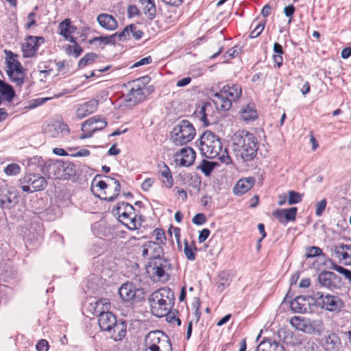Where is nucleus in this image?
<instances>
[{"label": "nucleus", "instance_id": "nucleus-50", "mask_svg": "<svg viewBox=\"0 0 351 351\" xmlns=\"http://www.w3.org/2000/svg\"><path fill=\"white\" fill-rule=\"evenodd\" d=\"M215 167V162L204 160L199 166V169L206 176H209Z\"/></svg>", "mask_w": 351, "mask_h": 351}, {"label": "nucleus", "instance_id": "nucleus-32", "mask_svg": "<svg viewBox=\"0 0 351 351\" xmlns=\"http://www.w3.org/2000/svg\"><path fill=\"white\" fill-rule=\"evenodd\" d=\"M213 108L211 104L206 102L203 104L200 110L196 113L197 116L199 118L200 121L204 124V125L208 126L210 124L208 117L211 116Z\"/></svg>", "mask_w": 351, "mask_h": 351}, {"label": "nucleus", "instance_id": "nucleus-13", "mask_svg": "<svg viewBox=\"0 0 351 351\" xmlns=\"http://www.w3.org/2000/svg\"><path fill=\"white\" fill-rule=\"evenodd\" d=\"M107 121L105 119H100L97 117H93L82 125L83 133L80 136V139H85L93 136L96 131L101 130L107 126Z\"/></svg>", "mask_w": 351, "mask_h": 351}, {"label": "nucleus", "instance_id": "nucleus-55", "mask_svg": "<svg viewBox=\"0 0 351 351\" xmlns=\"http://www.w3.org/2000/svg\"><path fill=\"white\" fill-rule=\"evenodd\" d=\"M322 253V250L319 247L312 246L308 248L306 256L308 258L315 257L320 255Z\"/></svg>", "mask_w": 351, "mask_h": 351}, {"label": "nucleus", "instance_id": "nucleus-5", "mask_svg": "<svg viewBox=\"0 0 351 351\" xmlns=\"http://www.w3.org/2000/svg\"><path fill=\"white\" fill-rule=\"evenodd\" d=\"M134 208L129 203L121 202L113 208L112 213L118 217L119 221L130 230L138 229L141 226V220L136 219Z\"/></svg>", "mask_w": 351, "mask_h": 351}, {"label": "nucleus", "instance_id": "nucleus-24", "mask_svg": "<svg viewBox=\"0 0 351 351\" xmlns=\"http://www.w3.org/2000/svg\"><path fill=\"white\" fill-rule=\"evenodd\" d=\"M136 290L132 283L126 282L123 284L119 289V293L122 300L125 302H130L135 298Z\"/></svg>", "mask_w": 351, "mask_h": 351}, {"label": "nucleus", "instance_id": "nucleus-56", "mask_svg": "<svg viewBox=\"0 0 351 351\" xmlns=\"http://www.w3.org/2000/svg\"><path fill=\"white\" fill-rule=\"evenodd\" d=\"M206 221V218L203 213H197L192 219L193 223L196 225H202Z\"/></svg>", "mask_w": 351, "mask_h": 351}, {"label": "nucleus", "instance_id": "nucleus-49", "mask_svg": "<svg viewBox=\"0 0 351 351\" xmlns=\"http://www.w3.org/2000/svg\"><path fill=\"white\" fill-rule=\"evenodd\" d=\"M97 58V55L94 53H89L86 54L78 62L79 67H84L86 65L94 62L95 58Z\"/></svg>", "mask_w": 351, "mask_h": 351}, {"label": "nucleus", "instance_id": "nucleus-42", "mask_svg": "<svg viewBox=\"0 0 351 351\" xmlns=\"http://www.w3.org/2000/svg\"><path fill=\"white\" fill-rule=\"evenodd\" d=\"M47 161H44L41 156H33L28 160V166L29 167H38L39 170L42 172V169H44L46 165Z\"/></svg>", "mask_w": 351, "mask_h": 351}, {"label": "nucleus", "instance_id": "nucleus-11", "mask_svg": "<svg viewBox=\"0 0 351 351\" xmlns=\"http://www.w3.org/2000/svg\"><path fill=\"white\" fill-rule=\"evenodd\" d=\"M290 324L296 330H301L308 334L319 332V328L323 323L321 320L311 321L300 316H293L290 319Z\"/></svg>", "mask_w": 351, "mask_h": 351}, {"label": "nucleus", "instance_id": "nucleus-46", "mask_svg": "<svg viewBox=\"0 0 351 351\" xmlns=\"http://www.w3.org/2000/svg\"><path fill=\"white\" fill-rule=\"evenodd\" d=\"M195 250H197V247L195 246L193 248L186 240L184 241V253L188 260L194 261L195 259Z\"/></svg>", "mask_w": 351, "mask_h": 351}, {"label": "nucleus", "instance_id": "nucleus-40", "mask_svg": "<svg viewBox=\"0 0 351 351\" xmlns=\"http://www.w3.org/2000/svg\"><path fill=\"white\" fill-rule=\"evenodd\" d=\"M144 14L149 19H153L156 13L154 0L147 1L145 4L142 5Z\"/></svg>", "mask_w": 351, "mask_h": 351}, {"label": "nucleus", "instance_id": "nucleus-33", "mask_svg": "<svg viewBox=\"0 0 351 351\" xmlns=\"http://www.w3.org/2000/svg\"><path fill=\"white\" fill-rule=\"evenodd\" d=\"M221 90L232 101H235L237 99L239 98L242 93L241 86L237 84L224 86Z\"/></svg>", "mask_w": 351, "mask_h": 351}, {"label": "nucleus", "instance_id": "nucleus-60", "mask_svg": "<svg viewBox=\"0 0 351 351\" xmlns=\"http://www.w3.org/2000/svg\"><path fill=\"white\" fill-rule=\"evenodd\" d=\"M154 182V179L149 178H147L143 182V183L141 184V189L144 191H148L150 189V188L152 186Z\"/></svg>", "mask_w": 351, "mask_h": 351}, {"label": "nucleus", "instance_id": "nucleus-14", "mask_svg": "<svg viewBox=\"0 0 351 351\" xmlns=\"http://www.w3.org/2000/svg\"><path fill=\"white\" fill-rule=\"evenodd\" d=\"M44 133L49 137L60 138L69 133L68 125L60 121H51L43 128Z\"/></svg>", "mask_w": 351, "mask_h": 351}, {"label": "nucleus", "instance_id": "nucleus-59", "mask_svg": "<svg viewBox=\"0 0 351 351\" xmlns=\"http://www.w3.org/2000/svg\"><path fill=\"white\" fill-rule=\"evenodd\" d=\"M210 235V230L207 228H204L202 230L199 232V237H198V241L199 243H203L205 241L208 236Z\"/></svg>", "mask_w": 351, "mask_h": 351}, {"label": "nucleus", "instance_id": "nucleus-21", "mask_svg": "<svg viewBox=\"0 0 351 351\" xmlns=\"http://www.w3.org/2000/svg\"><path fill=\"white\" fill-rule=\"evenodd\" d=\"M97 20L99 25L107 30H114L118 27V23L115 18L106 13L99 14L97 17Z\"/></svg>", "mask_w": 351, "mask_h": 351}, {"label": "nucleus", "instance_id": "nucleus-62", "mask_svg": "<svg viewBox=\"0 0 351 351\" xmlns=\"http://www.w3.org/2000/svg\"><path fill=\"white\" fill-rule=\"evenodd\" d=\"M152 59L151 56H147L145 58H142L139 61L136 62L134 65L133 67H138L143 65L149 64L152 62Z\"/></svg>", "mask_w": 351, "mask_h": 351}, {"label": "nucleus", "instance_id": "nucleus-8", "mask_svg": "<svg viewBox=\"0 0 351 351\" xmlns=\"http://www.w3.org/2000/svg\"><path fill=\"white\" fill-rule=\"evenodd\" d=\"M145 351H172L169 337L160 330L149 332L145 338Z\"/></svg>", "mask_w": 351, "mask_h": 351}, {"label": "nucleus", "instance_id": "nucleus-30", "mask_svg": "<svg viewBox=\"0 0 351 351\" xmlns=\"http://www.w3.org/2000/svg\"><path fill=\"white\" fill-rule=\"evenodd\" d=\"M340 346V339L338 335L332 332L325 337L324 349L325 351H338Z\"/></svg>", "mask_w": 351, "mask_h": 351}, {"label": "nucleus", "instance_id": "nucleus-28", "mask_svg": "<svg viewBox=\"0 0 351 351\" xmlns=\"http://www.w3.org/2000/svg\"><path fill=\"white\" fill-rule=\"evenodd\" d=\"M90 311H93V313L99 315L101 313H106V312H110V303L108 299L107 298H101L95 301L94 304H90Z\"/></svg>", "mask_w": 351, "mask_h": 351}, {"label": "nucleus", "instance_id": "nucleus-18", "mask_svg": "<svg viewBox=\"0 0 351 351\" xmlns=\"http://www.w3.org/2000/svg\"><path fill=\"white\" fill-rule=\"evenodd\" d=\"M334 252L344 265L351 266V245L339 243L334 247Z\"/></svg>", "mask_w": 351, "mask_h": 351}, {"label": "nucleus", "instance_id": "nucleus-39", "mask_svg": "<svg viewBox=\"0 0 351 351\" xmlns=\"http://www.w3.org/2000/svg\"><path fill=\"white\" fill-rule=\"evenodd\" d=\"M99 42L101 45H115L117 43V35L115 34L106 36H98L95 37L93 39H91L89 43L90 44H93L95 42Z\"/></svg>", "mask_w": 351, "mask_h": 351}, {"label": "nucleus", "instance_id": "nucleus-16", "mask_svg": "<svg viewBox=\"0 0 351 351\" xmlns=\"http://www.w3.org/2000/svg\"><path fill=\"white\" fill-rule=\"evenodd\" d=\"M39 41L43 43L44 38L42 36H28L22 45L23 57H33L38 49Z\"/></svg>", "mask_w": 351, "mask_h": 351}, {"label": "nucleus", "instance_id": "nucleus-35", "mask_svg": "<svg viewBox=\"0 0 351 351\" xmlns=\"http://www.w3.org/2000/svg\"><path fill=\"white\" fill-rule=\"evenodd\" d=\"M15 195L12 194L10 191H7V192L4 194L0 195V206L4 209H10L16 204L15 201Z\"/></svg>", "mask_w": 351, "mask_h": 351}, {"label": "nucleus", "instance_id": "nucleus-38", "mask_svg": "<svg viewBox=\"0 0 351 351\" xmlns=\"http://www.w3.org/2000/svg\"><path fill=\"white\" fill-rule=\"evenodd\" d=\"M241 117L245 121L255 120L257 118V112L253 106L247 105L241 110Z\"/></svg>", "mask_w": 351, "mask_h": 351}, {"label": "nucleus", "instance_id": "nucleus-44", "mask_svg": "<svg viewBox=\"0 0 351 351\" xmlns=\"http://www.w3.org/2000/svg\"><path fill=\"white\" fill-rule=\"evenodd\" d=\"M160 172L161 176L166 179V181H164V182L166 184V186L167 188H171L173 184V180L169 167L165 164H164Z\"/></svg>", "mask_w": 351, "mask_h": 351}, {"label": "nucleus", "instance_id": "nucleus-26", "mask_svg": "<svg viewBox=\"0 0 351 351\" xmlns=\"http://www.w3.org/2000/svg\"><path fill=\"white\" fill-rule=\"evenodd\" d=\"M256 351H285V348L279 342L267 338L258 344Z\"/></svg>", "mask_w": 351, "mask_h": 351}, {"label": "nucleus", "instance_id": "nucleus-52", "mask_svg": "<svg viewBox=\"0 0 351 351\" xmlns=\"http://www.w3.org/2000/svg\"><path fill=\"white\" fill-rule=\"evenodd\" d=\"M154 234L155 236L156 240L157 241L156 243H159L160 245L162 244H165L166 236L165 232L163 230L156 228L154 231Z\"/></svg>", "mask_w": 351, "mask_h": 351}, {"label": "nucleus", "instance_id": "nucleus-63", "mask_svg": "<svg viewBox=\"0 0 351 351\" xmlns=\"http://www.w3.org/2000/svg\"><path fill=\"white\" fill-rule=\"evenodd\" d=\"M284 213L285 209H277L273 213V215L279 221V222L284 223Z\"/></svg>", "mask_w": 351, "mask_h": 351}, {"label": "nucleus", "instance_id": "nucleus-53", "mask_svg": "<svg viewBox=\"0 0 351 351\" xmlns=\"http://www.w3.org/2000/svg\"><path fill=\"white\" fill-rule=\"evenodd\" d=\"M73 44V47L71 45L68 46V47L66 48V53L68 54H73L75 58H77L82 52V49L76 42Z\"/></svg>", "mask_w": 351, "mask_h": 351}, {"label": "nucleus", "instance_id": "nucleus-58", "mask_svg": "<svg viewBox=\"0 0 351 351\" xmlns=\"http://www.w3.org/2000/svg\"><path fill=\"white\" fill-rule=\"evenodd\" d=\"M36 348L37 351H48L49 345L45 339H41L36 344Z\"/></svg>", "mask_w": 351, "mask_h": 351}, {"label": "nucleus", "instance_id": "nucleus-19", "mask_svg": "<svg viewBox=\"0 0 351 351\" xmlns=\"http://www.w3.org/2000/svg\"><path fill=\"white\" fill-rule=\"evenodd\" d=\"M98 101L93 99L80 105L76 110L77 117L81 119L95 112L98 108Z\"/></svg>", "mask_w": 351, "mask_h": 351}, {"label": "nucleus", "instance_id": "nucleus-23", "mask_svg": "<svg viewBox=\"0 0 351 351\" xmlns=\"http://www.w3.org/2000/svg\"><path fill=\"white\" fill-rule=\"evenodd\" d=\"M117 321L116 317L111 312L101 313L98 317L99 326L104 331L110 330L112 326H113Z\"/></svg>", "mask_w": 351, "mask_h": 351}, {"label": "nucleus", "instance_id": "nucleus-31", "mask_svg": "<svg viewBox=\"0 0 351 351\" xmlns=\"http://www.w3.org/2000/svg\"><path fill=\"white\" fill-rule=\"evenodd\" d=\"M291 309L295 313L306 312V298L303 295L297 296L290 303Z\"/></svg>", "mask_w": 351, "mask_h": 351}, {"label": "nucleus", "instance_id": "nucleus-47", "mask_svg": "<svg viewBox=\"0 0 351 351\" xmlns=\"http://www.w3.org/2000/svg\"><path fill=\"white\" fill-rule=\"evenodd\" d=\"M3 171L7 176H14L21 172V167L16 163H11L4 168Z\"/></svg>", "mask_w": 351, "mask_h": 351}, {"label": "nucleus", "instance_id": "nucleus-41", "mask_svg": "<svg viewBox=\"0 0 351 351\" xmlns=\"http://www.w3.org/2000/svg\"><path fill=\"white\" fill-rule=\"evenodd\" d=\"M219 282L217 284V289L223 291L230 284V278L228 273L223 271L219 276Z\"/></svg>", "mask_w": 351, "mask_h": 351}, {"label": "nucleus", "instance_id": "nucleus-3", "mask_svg": "<svg viewBox=\"0 0 351 351\" xmlns=\"http://www.w3.org/2000/svg\"><path fill=\"white\" fill-rule=\"evenodd\" d=\"M101 177L99 174L95 176L92 181V191L94 193V189L98 188L101 193L97 195L98 197L107 202H112L119 195L120 183L118 180L108 176H104L105 180H99Z\"/></svg>", "mask_w": 351, "mask_h": 351}, {"label": "nucleus", "instance_id": "nucleus-20", "mask_svg": "<svg viewBox=\"0 0 351 351\" xmlns=\"http://www.w3.org/2000/svg\"><path fill=\"white\" fill-rule=\"evenodd\" d=\"M213 101L217 110L226 111L232 107V101L221 90L214 95Z\"/></svg>", "mask_w": 351, "mask_h": 351}, {"label": "nucleus", "instance_id": "nucleus-37", "mask_svg": "<svg viewBox=\"0 0 351 351\" xmlns=\"http://www.w3.org/2000/svg\"><path fill=\"white\" fill-rule=\"evenodd\" d=\"M7 74L12 82L16 84V86L20 87L24 83L25 74L23 73V69L19 70L7 71Z\"/></svg>", "mask_w": 351, "mask_h": 351}, {"label": "nucleus", "instance_id": "nucleus-54", "mask_svg": "<svg viewBox=\"0 0 351 351\" xmlns=\"http://www.w3.org/2000/svg\"><path fill=\"white\" fill-rule=\"evenodd\" d=\"M326 204L327 202L326 199H323L321 201L316 203L315 215L317 216L320 217L323 214L324 210L326 209Z\"/></svg>", "mask_w": 351, "mask_h": 351}, {"label": "nucleus", "instance_id": "nucleus-9", "mask_svg": "<svg viewBox=\"0 0 351 351\" xmlns=\"http://www.w3.org/2000/svg\"><path fill=\"white\" fill-rule=\"evenodd\" d=\"M20 182L23 191L27 193L43 191L47 184L46 179L38 173L26 174L20 180Z\"/></svg>", "mask_w": 351, "mask_h": 351}, {"label": "nucleus", "instance_id": "nucleus-57", "mask_svg": "<svg viewBox=\"0 0 351 351\" xmlns=\"http://www.w3.org/2000/svg\"><path fill=\"white\" fill-rule=\"evenodd\" d=\"M265 28V24H258L251 32L250 34V37L251 38H254L258 36L261 32L263 31Z\"/></svg>", "mask_w": 351, "mask_h": 351}, {"label": "nucleus", "instance_id": "nucleus-10", "mask_svg": "<svg viewBox=\"0 0 351 351\" xmlns=\"http://www.w3.org/2000/svg\"><path fill=\"white\" fill-rule=\"evenodd\" d=\"M312 299L322 308H325L329 311H339L343 307V302L337 295L330 294L324 295L322 292L314 293Z\"/></svg>", "mask_w": 351, "mask_h": 351}, {"label": "nucleus", "instance_id": "nucleus-4", "mask_svg": "<svg viewBox=\"0 0 351 351\" xmlns=\"http://www.w3.org/2000/svg\"><path fill=\"white\" fill-rule=\"evenodd\" d=\"M147 80L148 77L145 76L130 83V89L125 98L126 106H134L137 105L144 101L146 96L153 91L152 86H146L145 84Z\"/></svg>", "mask_w": 351, "mask_h": 351}, {"label": "nucleus", "instance_id": "nucleus-22", "mask_svg": "<svg viewBox=\"0 0 351 351\" xmlns=\"http://www.w3.org/2000/svg\"><path fill=\"white\" fill-rule=\"evenodd\" d=\"M60 34L62 36L65 40L75 43V38L71 36L76 30V27L71 25L70 19H65L59 24Z\"/></svg>", "mask_w": 351, "mask_h": 351}, {"label": "nucleus", "instance_id": "nucleus-29", "mask_svg": "<svg viewBox=\"0 0 351 351\" xmlns=\"http://www.w3.org/2000/svg\"><path fill=\"white\" fill-rule=\"evenodd\" d=\"M107 332L110 334L111 337L115 341L121 340L126 334V324L123 321H117L112 326V329Z\"/></svg>", "mask_w": 351, "mask_h": 351}, {"label": "nucleus", "instance_id": "nucleus-48", "mask_svg": "<svg viewBox=\"0 0 351 351\" xmlns=\"http://www.w3.org/2000/svg\"><path fill=\"white\" fill-rule=\"evenodd\" d=\"M297 208L296 207H291L287 209H285V213H284V223H287L289 221H295L296 214H297Z\"/></svg>", "mask_w": 351, "mask_h": 351}, {"label": "nucleus", "instance_id": "nucleus-64", "mask_svg": "<svg viewBox=\"0 0 351 351\" xmlns=\"http://www.w3.org/2000/svg\"><path fill=\"white\" fill-rule=\"evenodd\" d=\"M239 53V50L237 47H232L230 49H228L226 54L225 57L228 58H233L235 56H237Z\"/></svg>", "mask_w": 351, "mask_h": 351}, {"label": "nucleus", "instance_id": "nucleus-25", "mask_svg": "<svg viewBox=\"0 0 351 351\" xmlns=\"http://www.w3.org/2000/svg\"><path fill=\"white\" fill-rule=\"evenodd\" d=\"M255 183V179L253 177H248L240 179L234 186V193L236 195H242L247 192L252 188Z\"/></svg>", "mask_w": 351, "mask_h": 351}, {"label": "nucleus", "instance_id": "nucleus-1", "mask_svg": "<svg viewBox=\"0 0 351 351\" xmlns=\"http://www.w3.org/2000/svg\"><path fill=\"white\" fill-rule=\"evenodd\" d=\"M231 149L237 160L242 162H250L257 154V138L247 130H238L232 137Z\"/></svg>", "mask_w": 351, "mask_h": 351}, {"label": "nucleus", "instance_id": "nucleus-34", "mask_svg": "<svg viewBox=\"0 0 351 351\" xmlns=\"http://www.w3.org/2000/svg\"><path fill=\"white\" fill-rule=\"evenodd\" d=\"M147 243L150 254V261L156 260V258H162L164 254L163 248L159 243L149 241H147Z\"/></svg>", "mask_w": 351, "mask_h": 351}, {"label": "nucleus", "instance_id": "nucleus-43", "mask_svg": "<svg viewBox=\"0 0 351 351\" xmlns=\"http://www.w3.org/2000/svg\"><path fill=\"white\" fill-rule=\"evenodd\" d=\"M132 27H134V24L127 25L120 32H116L115 35H117V40L122 42L129 40L131 37Z\"/></svg>", "mask_w": 351, "mask_h": 351}, {"label": "nucleus", "instance_id": "nucleus-45", "mask_svg": "<svg viewBox=\"0 0 351 351\" xmlns=\"http://www.w3.org/2000/svg\"><path fill=\"white\" fill-rule=\"evenodd\" d=\"M330 265L328 267V268L334 269L339 272V274L343 275L345 278L348 280H349L351 282V271L348 270L340 265H337L335 263L332 261H330Z\"/></svg>", "mask_w": 351, "mask_h": 351}, {"label": "nucleus", "instance_id": "nucleus-51", "mask_svg": "<svg viewBox=\"0 0 351 351\" xmlns=\"http://www.w3.org/2000/svg\"><path fill=\"white\" fill-rule=\"evenodd\" d=\"M289 198H288V204L289 205L298 204L300 202L302 199V194H300L294 191H289L288 192Z\"/></svg>", "mask_w": 351, "mask_h": 351}, {"label": "nucleus", "instance_id": "nucleus-15", "mask_svg": "<svg viewBox=\"0 0 351 351\" xmlns=\"http://www.w3.org/2000/svg\"><path fill=\"white\" fill-rule=\"evenodd\" d=\"M318 281L322 287L330 290L339 289L343 285L341 278L332 271H322L318 276Z\"/></svg>", "mask_w": 351, "mask_h": 351}, {"label": "nucleus", "instance_id": "nucleus-2", "mask_svg": "<svg viewBox=\"0 0 351 351\" xmlns=\"http://www.w3.org/2000/svg\"><path fill=\"white\" fill-rule=\"evenodd\" d=\"M174 301V293L169 287L158 289L149 298L152 313L158 317L167 315L173 306Z\"/></svg>", "mask_w": 351, "mask_h": 351}, {"label": "nucleus", "instance_id": "nucleus-27", "mask_svg": "<svg viewBox=\"0 0 351 351\" xmlns=\"http://www.w3.org/2000/svg\"><path fill=\"white\" fill-rule=\"evenodd\" d=\"M149 264L153 275L159 278L164 276L165 268L167 265V261L165 258H156V260L149 261Z\"/></svg>", "mask_w": 351, "mask_h": 351}, {"label": "nucleus", "instance_id": "nucleus-61", "mask_svg": "<svg viewBox=\"0 0 351 351\" xmlns=\"http://www.w3.org/2000/svg\"><path fill=\"white\" fill-rule=\"evenodd\" d=\"M36 14L34 12H32L28 14L27 19L29 20V21L26 24L27 29H29L30 27L36 25Z\"/></svg>", "mask_w": 351, "mask_h": 351}, {"label": "nucleus", "instance_id": "nucleus-7", "mask_svg": "<svg viewBox=\"0 0 351 351\" xmlns=\"http://www.w3.org/2000/svg\"><path fill=\"white\" fill-rule=\"evenodd\" d=\"M195 136V129L188 120L184 119L176 124L172 132L171 141L175 145H182L191 141Z\"/></svg>", "mask_w": 351, "mask_h": 351}, {"label": "nucleus", "instance_id": "nucleus-36", "mask_svg": "<svg viewBox=\"0 0 351 351\" xmlns=\"http://www.w3.org/2000/svg\"><path fill=\"white\" fill-rule=\"evenodd\" d=\"M5 53L7 56L6 62L8 64V70L7 71H13V70H19L20 69H23L21 63L17 60V55L14 54L13 52L10 51H5Z\"/></svg>", "mask_w": 351, "mask_h": 351}, {"label": "nucleus", "instance_id": "nucleus-17", "mask_svg": "<svg viewBox=\"0 0 351 351\" xmlns=\"http://www.w3.org/2000/svg\"><path fill=\"white\" fill-rule=\"evenodd\" d=\"M195 152L191 147L182 148L175 154V161L182 167H189L194 162Z\"/></svg>", "mask_w": 351, "mask_h": 351}, {"label": "nucleus", "instance_id": "nucleus-12", "mask_svg": "<svg viewBox=\"0 0 351 351\" xmlns=\"http://www.w3.org/2000/svg\"><path fill=\"white\" fill-rule=\"evenodd\" d=\"M73 165L71 163L64 162L61 160H49L46 162L44 169H42V173L46 175L49 178H59L62 176V173L70 169L72 174Z\"/></svg>", "mask_w": 351, "mask_h": 351}, {"label": "nucleus", "instance_id": "nucleus-6", "mask_svg": "<svg viewBox=\"0 0 351 351\" xmlns=\"http://www.w3.org/2000/svg\"><path fill=\"white\" fill-rule=\"evenodd\" d=\"M222 149L220 138L210 131H206L199 138V149L202 156L208 158L217 157Z\"/></svg>", "mask_w": 351, "mask_h": 351}]
</instances>
